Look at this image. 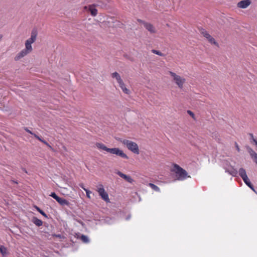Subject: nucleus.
<instances>
[{
	"label": "nucleus",
	"mask_w": 257,
	"mask_h": 257,
	"mask_svg": "<svg viewBox=\"0 0 257 257\" xmlns=\"http://www.w3.org/2000/svg\"><path fill=\"white\" fill-rule=\"evenodd\" d=\"M37 31L36 29H33L31 33V37L27 39L25 43V47L28 50L32 51V44L36 40L37 36Z\"/></svg>",
	"instance_id": "obj_4"
},
{
	"label": "nucleus",
	"mask_w": 257,
	"mask_h": 257,
	"mask_svg": "<svg viewBox=\"0 0 257 257\" xmlns=\"http://www.w3.org/2000/svg\"><path fill=\"white\" fill-rule=\"evenodd\" d=\"M34 137L37 139H38L39 141H40V142H42L43 143H44V144L47 145L50 148L52 149V147L47 142H46L45 140L42 139L41 138L39 137L38 135H37L36 134H34Z\"/></svg>",
	"instance_id": "obj_19"
},
{
	"label": "nucleus",
	"mask_w": 257,
	"mask_h": 257,
	"mask_svg": "<svg viewBox=\"0 0 257 257\" xmlns=\"http://www.w3.org/2000/svg\"><path fill=\"white\" fill-rule=\"evenodd\" d=\"M169 73L172 77L173 81L178 86V87L180 89L183 88V85L185 83L186 79L184 78L177 75L174 72L169 71Z\"/></svg>",
	"instance_id": "obj_3"
},
{
	"label": "nucleus",
	"mask_w": 257,
	"mask_h": 257,
	"mask_svg": "<svg viewBox=\"0 0 257 257\" xmlns=\"http://www.w3.org/2000/svg\"><path fill=\"white\" fill-rule=\"evenodd\" d=\"M229 174L233 176H235L237 174V171L236 170L234 169H232L230 170L227 171Z\"/></svg>",
	"instance_id": "obj_24"
},
{
	"label": "nucleus",
	"mask_w": 257,
	"mask_h": 257,
	"mask_svg": "<svg viewBox=\"0 0 257 257\" xmlns=\"http://www.w3.org/2000/svg\"><path fill=\"white\" fill-rule=\"evenodd\" d=\"M137 21L139 22V23H142L144 25V26H145V23H147V22H145L144 21H143L141 19H137Z\"/></svg>",
	"instance_id": "obj_30"
},
{
	"label": "nucleus",
	"mask_w": 257,
	"mask_h": 257,
	"mask_svg": "<svg viewBox=\"0 0 257 257\" xmlns=\"http://www.w3.org/2000/svg\"><path fill=\"white\" fill-rule=\"evenodd\" d=\"M137 21L139 22V23H142L144 25V26H145V23H147V22H145L144 21H143L141 19H137Z\"/></svg>",
	"instance_id": "obj_31"
},
{
	"label": "nucleus",
	"mask_w": 257,
	"mask_h": 257,
	"mask_svg": "<svg viewBox=\"0 0 257 257\" xmlns=\"http://www.w3.org/2000/svg\"><path fill=\"white\" fill-rule=\"evenodd\" d=\"M187 113L190 115L192 117H194V113H193V112H192L191 110H188L187 111Z\"/></svg>",
	"instance_id": "obj_32"
},
{
	"label": "nucleus",
	"mask_w": 257,
	"mask_h": 257,
	"mask_svg": "<svg viewBox=\"0 0 257 257\" xmlns=\"http://www.w3.org/2000/svg\"><path fill=\"white\" fill-rule=\"evenodd\" d=\"M32 222L37 226H40L43 224L42 221L36 217H33Z\"/></svg>",
	"instance_id": "obj_16"
},
{
	"label": "nucleus",
	"mask_w": 257,
	"mask_h": 257,
	"mask_svg": "<svg viewBox=\"0 0 257 257\" xmlns=\"http://www.w3.org/2000/svg\"><path fill=\"white\" fill-rule=\"evenodd\" d=\"M201 34L207 39L210 37V35L204 29H202L201 30Z\"/></svg>",
	"instance_id": "obj_20"
},
{
	"label": "nucleus",
	"mask_w": 257,
	"mask_h": 257,
	"mask_svg": "<svg viewBox=\"0 0 257 257\" xmlns=\"http://www.w3.org/2000/svg\"><path fill=\"white\" fill-rule=\"evenodd\" d=\"M50 196L55 199L60 205L62 206H69L70 204L68 201L63 198L59 197L55 192H52Z\"/></svg>",
	"instance_id": "obj_8"
},
{
	"label": "nucleus",
	"mask_w": 257,
	"mask_h": 257,
	"mask_svg": "<svg viewBox=\"0 0 257 257\" xmlns=\"http://www.w3.org/2000/svg\"><path fill=\"white\" fill-rule=\"evenodd\" d=\"M84 190L86 192V196L88 198H90V193H91V192L90 191H89V190L87 189H84Z\"/></svg>",
	"instance_id": "obj_27"
},
{
	"label": "nucleus",
	"mask_w": 257,
	"mask_h": 257,
	"mask_svg": "<svg viewBox=\"0 0 257 257\" xmlns=\"http://www.w3.org/2000/svg\"><path fill=\"white\" fill-rule=\"evenodd\" d=\"M247 151L253 161L257 164V153L250 148H248Z\"/></svg>",
	"instance_id": "obj_13"
},
{
	"label": "nucleus",
	"mask_w": 257,
	"mask_h": 257,
	"mask_svg": "<svg viewBox=\"0 0 257 257\" xmlns=\"http://www.w3.org/2000/svg\"><path fill=\"white\" fill-rule=\"evenodd\" d=\"M116 174L121 178L124 179L126 181L132 183L134 182V180L130 176H127L121 173L120 171H118Z\"/></svg>",
	"instance_id": "obj_12"
},
{
	"label": "nucleus",
	"mask_w": 257,
	"mask_h": 257,
	"mask_svg": "<svg viewBox=\"0 0 257 257\" xmlns=\"http://www.w3.org/2000/svg\"><path fill=\"white\" fill-rule=\"evenodd\" d=\"M149 186L152 188L154 190L156 191H157V192H159L160 191V188L157 186H156V185L153 184V183H149Z\"/></svg>",
	"instance_id": "obj_22"
},
{
	"label": "nucleus",
	"mask_w": 257,
	"mask_h": 257,
	"mask_svg": "<svg viewBox=\"0 0 257 257\" xmlns=\"http://www.w3.org/2000/svg\"><path fill=\"white\" fill-rule=\"evenodd\" d=\"M144 27L151 33H156L155 29L152 24L149 23H147L145 24Z\"/></svg>",
	"instance_id": "obj_14"
},
{
	"label": "nucleus",
	"mask_w": 257,
	"mask_h": 257,
	"mask_svg": "<svg viewBox=\"0 0 257 257\" xmlns=\"http://www.w3.org/2000/svg\"><path fill=\"white\" fill-rule=\"evenodd\" d=\"M172 171L175 173L176 177L178 180H183L187 177H190L188 176L187 172L177 164H174Z\"/></svg>",
	"instance_id": "obj_1"
},
{
	"label": "nucleus",
	"mask_w": 257,
	"mask_h": 257,
	"mask_svg": "<svg viewBox=\"0 0 257 257\" xmlns=\"http://www.w3.org/2000/svg\"><path fill=\"white\" fill-rule=\"evenodd\" d=\"M111 76L113 78L116 79L117 83L119 85V87L121 88L122 91L125 94H129L130 93V91L129 89L126 88L125 85L123 83L122 80L121 79L119 74L115 72L112 73Z\"/></svg>",
	"instance_id": "obj_5"
},
{
	"label": "nucleus",
	"mask_w": 257,
	"mask_h": 257,
	"mask_svg": "<svg viewBox=\"0 0 257 257\" xmlns=\"http://www.w3.org/2000/svg\"><path fill=\"white\" fill-rule=\"evenodd\" d=\"M80 239L84 243H88L89 241L88 237L85 235H81L80 236Z\"/></svg>",
	"instance_id": "obj_21"
},
{
	"label": "nucleus",
	"mask_w": 257,
	"mask_h": 257,
	"mask_svg": "<svg viewBox=\"0 0 257 257\" xmlns=\"http://www.w3.org/2000/svg\"><path fill=\"white\" fill-rule=\"evenodd\" d=\"M96 190L102 199L106 202H109V199L107 193L105 191L102 184H99L96 186Z\"/></svg>",
	"instance_id": "obj_6"
},
{
	"label": "nucleus",
	"mask_w": 257,
	"mask_h": 257,
	"mask_svg": "<svg viewBox=\"0 0 257 257\" xmlns=\"http://www.w3.org/2000/svg\"><path fill=\"white\" fill-rule=\"evenodd\" d=\"M238 174L245 183L249 180L247 176L245 170L243 168H241L239 169Z\"/></svg>",
	"instance_id": "obj_10"
},
{
	"label": "nucleus",
	"mask_w": 257,
	"mask_h": 257,
	"mask_svg": "<svg viewBox=\"0 0 257 257\" xmlns=\"http://www.w3.org/2000/svg\"><path fill=\"white\" fill-rule=\"evenodd\" d=\"M25 131H26L27 132H28V133H30V134L33 135H34V134H34L33 133H32V132L31 131H30L28 128H27V127H26V128H25Z\"/></svg>",
	"instance_id": "obj_33"
},
{
	"label": "nucleus",
	"mask_w": 257,
	"mask_h": 257,
	"mask_svg": "<svg viewBox=\"0 0 257 257\" xmlns=\"http://www.w3.org/2000/svg\"><path fill=\"white\" fill-rule=\"evenodd\" d=\"M96 146L97 147V148L100 150H103V151H106L107 152H109V150L110 149V148H108L107 147H106L105 145H104L102 143H97L96 144Z\"/></svg>",
	"instance_id": "obj_15"
},
{
	"label": "nucleus",
	"mask_w": 257,
	"mask_h": 257,
	"mask_svg": "<svg viewBox=\"0 0 257 257\" xmlns=\"http://www.w3.org/2000/svg\"><path fill=\"white\" fill-rule=\"evenodd\" d=\"M152 52L154 54H155L159 55V56H162L163 55V54L161 53V52H160V51L157 50L152 49Z\"/></svg>",
	"instance_id": "obj_26"
},
{
	"label": "nucleus",
	"mask_w": 257,
	"mask_h": 257,
	"mask_svg": "<svg viewBox=\"0 0 257 257\" xmlns=\"http://www.w3.org/2000/svg\"><path fill=\"white\" fill-rule=\"evenodd\" d=\"M89 10L92 16L95 17L97 15V10L94 7L90 6Z\"/></svg>",
	"instance_id": "obj_17"
},
{
	"label": "nucleus",
	"mask_w": 257,
	"mask_h": 257,
	"mask_svg": "<svg viewBox=\"0 0 257 257\" xmlns=\"http://www.w3.org/2000/svg\"><path fill=\"white\" fill-rule=\"evenodd\" d=\"M0 252L3 256H5L8 253L7 247L4 245H0Z\"/></svg>",
	"instance_id": "obj_18"
},
{
	"label": "nucleus",
	"mask_w": 257,
	"mask_h": 257,
	"mask_svg": "<svg viewBox=\"0 0 257 257\" xmlns=\"http://www.w3.org/2000/svg\"><path fill=\"white\" fill-rule=\"evenodd\" d=\"M248 187H249L252 190L255 191L254 189V187L252 185V184L250 182V180L247 181L246 183H245Z\"/></svg>",
	"instance_id": "obj_25"
},
{
	"label": "nucleus",
	"mask_w": 257,
	"mask_h": 257,
	"mask_svg": "<svg viewBox=\"0 0 257 257\" xmlns=\"http://www.w3.org/2000/svg\"><path fill=\"white\" fill-rule=\"evenodd\" d=\"M32 50H28L27 48L25 47V48L23 50H22L20 53H19L15 57V60L16 61H17L18 60L20 59L21 58H23V57L26 56L28 54L30 53Z\"/></svg>",
	"instance_id": "obj_9"
},
{
	"label": "nucleus",
	"mask_w": 257,
	"mask_h": 257,
	"mask_svg": "<svg viewBox=\"0 0 257 257\" xmlns=\"http://www.w3.org/2000/svg\"><path fill=\"white\" fill-rule=\"evenodd\" d=\"M120 142L122 143L130 151L136 154H139L140 151L137 143L126 139H121Z\"/></svg>",
	"instance_id": "obj_2"
},
{
	"label": "nucleus",
	"mask_w": 257,
	"mask_h": 257,
	"mask_svg": "<svg viewBox=\"0 0 257 257\" xmlns=\"http://www.w3.org/2000/svg\"><path fill=\"white\" fill-rule=\"evenodd\" d=\"M80 186L84 190V189H85L84 187V185L83 184L80 185Z\"/></svg>",
	"instance_id": "obj_34"
},
{
	"label": "nucleus",
	"mask_w": 257,
	"mask_h": 257,
	"mask_svg": "<svg viewBox=\"0 0 257 257\" xmlns=\"http://www.w3.org/2000/svg\"><path fill=\"white\" fill-rule=\"evenodd\" d=\"M38 210L42 215H43L45 217H47L46 214L43 211H42V210H41L39 208H38Z\"/></svg>",
	"instance_id": "obj_28"
},
{
	"label": "nucleus",
	"mask_w": 257,
	"mask_h": 257,
	"mask_svg": "<svg viewBox=\"0 0 257 257\" xmlns=\"http://www.w3.org/2000/svg\"><path fill=\"white\" fill-rule=\"evenodd\" d=\"M235 146L236 150L238 152H240V149H239V146L238 145V144L236 142H235Z\"/></svg>",
	"instance_id": "obj_29"
},
{
	"label": "nucleus",
	"mask_w": 257,
	"mask_h": 257,
	"mask_svg": "<svg viewBox=\"0 0 257 257\" xmlns=\"http://www.w3.org/2000/svg\"><path fill=\"white\" fill-rule=\"evenodd\" d=\"M109 150V153L111 154L116 155V156H119L120 157L127 159L128 156L120 149L117 148H110Z\"/></svg>",
	"instance_id": "obj_7"
},
{
	"label": "nucleus",
	"mask_w": 257,
	"mask_h": 257,
	"mask_svg": "<svg viewBox=\"0 0 257 257\" xmlns=\"http://www.w3.org/2000/svg\"><path fill=\"white\" fill-rule=\"evenodd\" d=\"M250 4V0H242L238 3L237 7L241 9H246Z\"/></svg>",
	"instance_id": "obj_11"
},
{
	"label": "nucleus",
	"mask_w": 257,
	"mask_h": 257,
	"mask_svg": "<svg viewBox=\"0 0 257 257\" xmlns=\"http://www.w3.org/2000/svg\"><path fill=\"white\" fill-rule=\"evenodd\" d=\"M207 40L211 44H213L218 46V43L216 42L214 38L211 37V36H210V37L209 38H208Z\"/></svg>",
	"instance_id": "obj_23"
}]
</instances>
